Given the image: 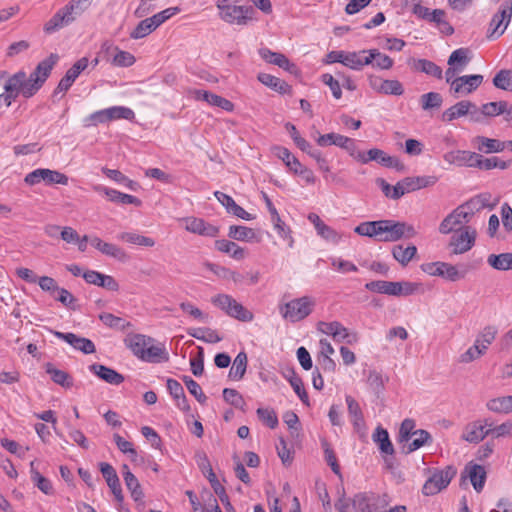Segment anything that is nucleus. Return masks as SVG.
<instances>
[{"label": "nucleus", "mask_w": 512, "mask_h": 512, "mask_svg": "<svg viewBox=\"0 0 512 512\" xmlns=\"http://www.w3.org/2000/svg\"><path fill=\"white\" fill-rule=\"evenodd\" d=\"M345 401L354 428L360 430L364 427V416L359 403L351 395H346Z\"/></svg>", "instance_id": "c9c22d12"}, {"label": "nucleus", "mask_w": 512, "mask_h": 512, "mask_svg": "<svg viewBox=\"0 0 512 512\" xmlns=\"http://www.w3.org/2000/svg\"><path fill=\"white\" fill-rule=\"evenodd\" d=\"M92 4V0H70L44 24V33L50 35L72 24Z\"/></svg>", "instance_id": "7ed1b4c3"}, {"label": "nucleus", "mask_w": 512, "mask_h": 512, "mask_svg": "<svg viewBox=\"0 0 512 512\" xmlns=\"http://www.w3.org/2000/svg\"><path fill=\"white\" fill-rule=\"evenodd\" d=\"M46 373L50 375L52 381L63 388L69 389L73 386L72 376L64 370L57 369L51 363L45 365Z\"/></svg>", "instance_id": "4c0bfd02"}, {"label": "nucleus", "mask_w": 512, "mask_h": 512, "mask_svg": "<svg viewBox=\"0 0 512 512\" xmlns=\"http://www.w3.org/2000/svg\"><path fill=\"white\" fill-rule=\"evenodd\" d=\"M421 288V283L400 281L396 285V296H410L419 292Z\"/></svg>", "instance_id": "e2e57ef3"}, {"label": "nucleus", "mask_w": 512, "mask_h": 512, "mask_svg": "<svg viewBox=\"0 0 512 512\" xmlns=\"http://www.w3.org/2000/svg\"><path fill=\"white\" fill-rule=\"evenodd\" d=\"M442 278L451 282H456L464 279L467 275V269L464 266L453 265L444 262Z\"/></svg>", "instance_id": "de8ad7c7"}, {"label": "nucleus", "mask_w": 512, "mask_h": 512, "mask_svg": "<svg viewBox=\"0 0 512 512\" xmlns=\"http://www.w3.org/2000/svg\"><path fill=\"white\" fill-rule=\"evenodd\" d=\"M476 230L470 226L460 228L451 238L450 246L455 255L463 254L469 251L475 244Z\"/></svg>", "instance_id": "f8f14e48"}, {"label": "nucleus", "mask_w": 512, "mask_h": 512, "mask_svg": "<svg viewBox=\"0 0 512 512\" xmlns=\"http://www.w3.org/2000/svg\"><path fill=\"white\" fill-rule=\"evenodd\" d=\"M186 231L203 237L215 238L219 235L220 229L202 218L185 217L182 219Z\"/></svg>", "instance_id": "dca6fc26"}, {"label": "nucleus", "mask_w": 512, "mask_h": 512, "mask_svg": "<svg viewBox=\"0 0 512 512\" xmlns=\"http://www.w3.org/2000/svg\"><path fill=\"white\" fill-rule=\"evenodd\" d=\"M91 245L95 247L102 254L115 258L119 261L127 259L126 252L119 246L103 241L101 238L94 236L90 239Z\"/></svg>", "instance_id": "b1692460"}, {"label": "nucleus", "mask_w": 512, "mask_h": 512, "mask_svg": "<svg viewBox=\"0 0 512 512\" xmlns=\"http://www.w3.org/2000/svg\"><path fill=\"white\" fill-rule=\"evenodd\" d=\"M484 117H493L506 112V101L489 102L481 106Z\"/></svg>", "instance_id": "0e129e2a"}, {"label": "nucleus", "mask_w": 512, "mask_h": 512, "mask_svg": "<svg viewBox=\"0 0 512 512\" xmlns=\"http://www.w3.org/2000/svg\"><path fill=\"white\" fill-rule=\"evenodd\" d=\"M416 252L417 248L414 245L407 247L397 245L392 250L393 257L403 266L407 265L412 260Z\"/></svg>", "instance_id": "603ef678"}, {"label": "nucleus", "mask_w": 512, "mask_h": 512, "mask_svg": "<svg viewBox=\"0 0 512 512\" xmlns=\"http://www.w3.org/2000/svg\"><path fill=\"white\" fill-rule=\"evenodd\" d=\"M260 57L267 63L276 65L283 70L293 75L300 73L299 68L296 64L291 62L284 54L279 52H273L267 47H262L258 50Z\"/></svg>", "instance_id": "f3484780"}, {"label": "nucleus", "mask_w": 512, "mask_h": 512, "mask_svg": "<svg viewBox=\"0 0 512 512\" xmlns=\"http://www.w3.org/2000/svg\"><path fill=\"white\" fill-rule=\"evenodd\" d=\"M216 7L220 19L228 24L246 26L256 20V11L252 6L235 5L231 0H218Z\"/></svg>", "instance_id": "39448f33"}, {"label": "nucleus", "mask_w": 512, "mask_h": 512, "mask_svg": "<svg viewBox=\"0 0 512 512\" xmlns=\"http://www.w3.org/2000/svg\"><path fill=\"white\" fill-rule=\"evenodd\" d=\"M367 383L370 389L376 394H380L384 390V379L382 375L375 370L369 372Z\"/></svg>", "instance_id": "338daca9"}, {"label": "nucleus", "mask_w": 512, "mask_h": 512, "mask_svg": "<svg viewBox=\"0 0 512 512\" xmlns=\"http://www.w3.org/2000/svg\"><path fill=\"white\" fill-rule=\"evenodd\" d=\"M436 176H416L406 177L398 182V189L395 190V196H403L422 188L433 186L437 182Z\"/></svg>", "instance_id": "2eb2a0df"}, {"label": "nucleus", "mask_w": 512, "mask_h": 512, "mask_svg": "<svg viewBox=\"0 0 512 512\" xmlns=\"http://www.w3.org/2000/svg\"><path fill=\"white\" fill-rule=\"evenodd\" d=\"M308 220L314 225L317 235L320 236L325 241L330 242L332 244H338L341 241V234L338 233L331 226L325 224L324 221H322V219L317 214L310 213L308 215Z\"/></svg>", "instance_id": "4be33fe9"}, {"label": "nucleus", "mask_w": 512, "mask_h": 512, "mask_svg": "<svg viewBox=\"0 0 512 512\" xmlns=\"http://www.w3.org/2000/svg\"><path fill=\"white\" fill-rule=\"evenodd\" d=\"M369 65L367 58V50L346 51L344 58V66L352 70H361L364 66Z\"/></svg>", "instance_id": "f704fd0d"}, {"label": "nucleus", "mask_w": 512, "mask_h": 512, "mask_svg": "<svg viewBox=\"0 0 512 512\" xmlns=\"http://www.w3.org/2000/svg\"><path fill=\"white\" fill-rule=\"evenodd\" d=\"M24 181L26 184L33 186L39 184L41 181H44L46 184H68V177L56 170H50L47 168H38L28 173Z\"/></svg>", "instance_id": "9b49d317"}, {"label": "nucleus", "mask_w": 512, "mask_h": 512, "mask_svg": "<svg viewBox=\"0 0 512 512\" xmlns=\"http://www.w3.org/2000/svg\"><path fill=\"white\" fill-rule=\"evenodd\" d=\"M316 142L321 147H326L329 145L338 146V147L343 148L346 151H348L352 157L355 156V152H356L355 141L349 137L344 136V135L337 134V133H328V134L320 135L316 139Z\"/></svg>", "instance_id": "6ab92c4d"}, {"label": "nucleus", "mask_w": 512, "mask_h": 512, "mask_svg": "<svg viewBox=\"0 0 512 512\" xmlns=\"http://www.w3.org/2000/svg\"><path fill=\"white\" fill-rule=\"evenodd\" d=\"M385 155V152L378 148H373L367 151V153L364 152H355L354 158H356L358 161L362 163H368L370 161H376L380 162V159Z\"/></svg>", "instance_id": "69168bd1"}, {"label": "nucleus", "mask_w": 512, "mask_h": 512, "mask_svg": "<svg viewBox=\"0 0 512 512\" xmlns=\"http://www.w3.org/2000/svg\"><path fill=\"white\" fill-rule=\"evenodd\" d=\"M415 68L427 75L434 76L438 79L442 78V69L432 61L420 59L416 62Z\"/></svg>", "instance_id": "bf43d9fd"}, {"label": "nucleus", "mask_w": 512, "mask_h": 512, "mask_svg": "<svg viewBox=\"0 0 512 512\" xmlns=\"http://www.w3.org/2000/svg\"><path fill=\"white\" fill-rule=\"evenodd\" d=\"M228 236L243 242H253L256 239V233L252 228L241 225L230 226Z\"/></svg>", "instance_id": "a18cd8bd"}, {"label": "nucleus", "mask_w": 512, "mask_h": 512, "mask_svg": "<svg viewBox=\"0 0 512 512\" xmlns=\"http://www.w3.org/2000/svg\"><path fill=\"white\" fill-rule=\"evenodd\" d=\"M215 248L222 253L229 254L230 257L237 261L245 259L247 255L244 248L240 247L235 242L226 239L216 240Z\"/></svg>", "instance_id": "2f4dec72"}, {"label": "nucleus", "mask_w": 512, "mask_h": 512, "mask_svg": "<svg viewBox=\"0 0 512 512\" xmlns=\"http://www.w3.org/2000/svg\"><path fill=\"white\" fill-rule=\"evenodd\" d=\"M397 282L377 280L366 283L365 288L369 291L396 296Z\"/></svg>", "instance_id": "8fccbe9b"}, {"label": "nucleus", "mask_w": 512, "mask_h": 512, "mask_svg": "<svg viewBox=\"0 0 512 512\" xmlns=\"http://www.w3.org/2000/svg\"><path fill=\"white\" fill-rule=\"evenodd\" d=\"M257 79L265 86L280 94H291L292 87L284 80L268 73H259Z\"/></svg>", "instance_id": "cd10ccee"}, {"label": "nucleus", "mask_w": 512, "mask_h": 512, "mask_svg": "<svg viewBox=\"0 0 512 512\" xmlns=\"http://www.w3.org/2000/svg\"><path fill=\"white\" fill-rule=\"evenodd\" d=\"M469 50L466 48H459L454 50L448 59V65L449 66H458L459 68L463 69L467 66L469 63Z\"/></svg>", "instance_id": "4d7b16f0"}, {"label": "nucleus", "mask_w": 512, "mask_h": 512, "mask_svg": "<svg viewBox=\"0 0 512 512\" xmlns=\"http://www.w3.org/2000/svg\"><path fill=\"white\" fill-rule=\"evenodd\" d=\"M509 165L510 162L501 160L496 156L484 158L482 155L477 154V159L475 160V167L481 170H491L495 168L505 170L509 167Z\"/></svg>", "instance_id": "37998d69"}, {"label": "nucleus", "mask_w": 512, "mask_h": 512, "mask_svg": "<svg viewBox=\"0 0 512 512\" xmlns=\"http://www.w3.org/2000/svg\"><path fill=\"white\" fill-rule=\"evenodd\" d=\"M472 142L479 152L486 154L499 153L509 147L508 142H502L498 139H492L485 136H476L473 138Z\"/></svg>", "instance_id": "5701e85b"}, {"label": "nucleus", "mask_w": 512, "mask_h": 512, "mask_svg": "<svg viewBox=\"0 0 512 512\" xmlns=\"http://www.w3.org/2000/svg\"><path fill=\"white\" fill-rule=\"evenodd\" d=\"M211 303L232 318L243 322L253 320V314L228 294L215 295L211 298Z\"/></svg>", "instance_id": "0eeeda50"}, {"label": "nucleus", "mask_w": 512, "mask_h": 512, "mask_svg": "<svg viewBox=\"0 0 512 512\" xmlns=\"http://www.w3.org/2000/svg\"><path fill=\"white\" fill-rule=\"evenodd\" d=\"M50 332L58 339L65 341L74 349L79 350L84 354H92L96 351L95 345L90 339L80 337L74 333H64L55 330H50Z\"/></svg>", "instance_id": "aec40b11"}, {"label": "nucleus", "mask_w": 512, "mask_h": 512, "mask_svg": "<svg viewBox=\"0 0 512 512\" xmlns=\"http://www.w3.org/2000/svg\"><path fill=\"white\" fill-rule=\"evenodd\" d=\"M481 206L480 198H472L459 205L442 220L439 225V232L446 235L453 231H459L460 228H463L470 221L474 212L480 210Z\"/></svg>", "instance_id": "20e7f679"}, {"label": "nucleus", "mask_w": 512, "mask_h": 512, "mask_svg": "<svg viewBox=\"0 0 512 512\" xmlns=\"http://www.w3.org/2000/svg\"><path fill=\"white\" fill-rule=\"evenodd\" d=\"M31 479L39 490L46 495L53 493V487L49 479L45 478L34 468V461L30 463Z\"/></svg>", "instance_id": "864d4df0"}, {"label": "nucleus", "mask_w": 512, "mask_h": 512, "mask_svg": "<svg viewBox=\"0 0 512 512\" xmlns=\"http://www.w3.org/2000/svg\"><path fill=\"white\" fill-rule=\"evenodd\" d=\"M490 426H492V422L489 419L472 421L465 426L461 437L469 443L478 444L490 435Z\"/></svg>", "instance_id": "ddd939ff"}, {"label": "nucleus", "mask_w": 512, "mask_h": 512, "mask_svg": "<svg viewBox=\"0 0 512 512\" xmlns=\"http://www.w3.org/2000/svg\"><path fill=\"white\" fill-rule=\"evenodd\" d=\"M372 439L378 445L382 453L387 455H392L394 453V448L386 429L378 426L372 435Z\"/></svg>", "instance_id": "a19ab883"}, {"label": "nucleus", "mask_w": 512, "mask_h": 512, "mask_svg": "<svg viewBox=\"0 0 512 512\" xmlns=\"http://www.w3.org/2000/svg\"><path fill=\"white\" fill-rule=\"evenodd\" d=\"M111 49L116 52L111 61V63L114 66L130 67L135 63L136 59L130 52L120 50L118 47H114L109 42L103 43L102 50L109 52V50H111Z\"/></svg>", "instance_id": "c756f323"}, {"label": "nucleus", "mask_w": 512, "mask_h": 512, "mask_svg": "<svg viewBox=\"0 0 512 512\" xmlns=\"http://www.w3.org/2000/svg\"><path fill=\"white\" fill-rule=\"evenodd\" d=\"M415 421L412 419H405L399 429L398 441L404 446L409 440L412 439L414 433L418 430L415 429Z\"/></svg>", "instance_id": "6e6d98bb"}, {"label": "nucleus", "mask_w": 512, "mask_h": 512, "mask_svg": "<svg viewBox=\"0 0 512 512\" xmlns=\"http://www.w3.org/2000/svg\"><path fill=\"white\" fill-rule=\"evenodd\" d=\"M490 435L493 438L512 436V421L508 420L502 424L493 427H489Z\"/></svg>", "instance_id": "774afa93"}, {"label": "nucleus", "mask_w": 512, "mask_h": 512, "mask_svg": "<svg viewBox=\"0 0 512 512\" xmlns=\"http://www.w3.org/2000/svg\"><path fill=\"white\" fill-rule=\"evenodd\" d=\"M123 478L127 489L130 491L131 496L134 500H140L143 498V492L138 479L129 470L128 465H123Z\"/></svg>", "instance_id": "ea45409f"}, {"label": "nucleus", "mask_w": 512, "mask_h": 512, "mask_svg": "<svg viewBox=\"0 0 512 512\" xmlns=\"http://www.w3.org/2000/svg\"><path fill=\"white\" fill-rule=\"evenodd\" d=\"M498 331L494 326H486L475 340V345L485 354L488 346L495 340Z\"/></svg>", "instance_id": "09e8293b"}, {"label": "nucleus", "mask_w": 512, "mask_h": 512, "mask_svg": "<svg viewBox=\"0 0 512 512\" xmlns=\"http://www.w3.org/2000/svg\"><path fill=\"white\" fill-rule=\"evenodd\" d=\"M317 329L319 332L331 336L336 342L346 341L348 344H353L358 341V334L350 332L338 321H320L317 324Z\"/></svg>", "instance_id": "9d476101"}, {"label": "nucleus", "mask_w": 512, "mask_h": 512, "mask_svg": "<svg viewBox=\"0 0 512 512\" xmlns=\"http://www.w3.org/2000/svg\"><path fill=\"white\" fill-rule=\"evenodd\" d=\"M487 263L496 270H512V253L490 254Z\"/></svg>", "instance_id": "49530a36"}, {"label": "nucleus", "mask_w": 512, "mask_h": 512, "mask_svg": "<svg viewBox=\"0 0 512 512\" xmlns=\"http://www.w3.org/2000/svg\"><path fill=\"white\" fill-rule=\"evenodd\" d=\"M431 443H432L431 434L427 430L418 429L414 433V436L412 437V439L409 440V442H407L406 444H404V446H402V451L405 454H410V453L420 449L424 445L431 444Z\"/></svg>", "instance_id": "c85d7f7f"}, {"label": "nucleus", "mask_w": 512, "mask_h": 512, "mask_svg": "<svg viewBox=\"0 0 512 512\" xmlns=\"http://www.w3.org/2000/svg\"><path fill=\"white\" fill-rule=\"evenodd\" d=\"M150 342H154V339L142 334H134L125 339L127 347L139 359L142 358L145 348Z\"/></svg>", "instance_id": "473e14b6"}, {"label": "nucleus", "mask_w": 512, "mask_h": 512, "mask_svg": "<svg viewBox=\"0 0 512 512\" xmlns=\"http://www.w3.org/2000/svg\"><path fill=\"white\" fill-rule=\"evenodd\" d=\"M512 17V0H504L492 16L487 30V38L497 39L504 34Z\"/></svg>", "instance_id": "6e6552de"}, {"label": "nucleus", "mask_w": 512, "mask_h": 512, "mask_svg": "<svg viewBox=\"0 0 512 512\" xmlns=\"http://www.w3.org/2000/svg\"><path fill=\"white\" fill-rule=\"evenodd\" d=\"M315 306V301L309 296L293 299L280 306L281 316L292 323L301 321L309 316Z\"/></svg>", "instance_id": "423d86ee"}, {"label": "nucleus", "mask_w": 512, "mask_h": 512, "mask_svg": "<svg viewBox=\"0 0 512 512\" xmlns=\"http://www.w3.org/2000/svg\"><path fill=\"white\" fill-rule=\"evenodd\" d=\"M89 370L101 380L111 385H120L124 381V376L122 374L102 364H91L89 366Z\"/></svg>", "instance_id": "393cba45"}, {"label": "nucleus", "mask_w": 512, "mask_h": 512, "mask_svg": "<svg viewBox=\"0 0 512 512\" xmlns=\"http://www.w3.org/2000/svg\"><path fill=\"white\" fill-rule=\"evenodd\" d=\"M156 29L150 22L149 18H146L138 23L135 29L130 33L132 39H142L151 34Z\"/></svg>", "instance_id": "680f3d73"}, {"label": "nucleus", "mask_w": 512, "mask_h": 512, "mask_svg": "<svg viewBox=\"0 0 512 512\" xmlns=\"http://www.w3.org/2000/svg\"><path fill=\"white\" fill-rule=\"evenodd\" d=\"M107 114L109 121L119 119L132 120L135 117V113L132 109L123 106H113L107 108Z\"/></svg>", "instance_id": "13d9d810"}, {"label": "nucleus", "mask_w": 512, "mask_h": 512, "mask_svg": "<svg viewBox=\"0 0 512 512\" xmlns=\"http://www.w3.org/2000/svg\"><path fill=\"white\" fill-rule=\"evenodd\" d=\"M496 88L512 92V70L502 69L493 78Z\"/></svg>", "instance_id": "5fc2aeb1"}, {"label": "nucleus", "mask_w": 512, "mask_h": 512, "mask_svg": "<svg viewBox=\"0 0 512 512\" xmlns=\"http://www.w3.org/2000/svg\"><path fill=\"white\" fill-rule=\"evenodd\" d=\"M247 363V354L244 351L239 352L230 368L229 378L235 381L241 380L245 375Z\"/></svg>", "instance_id": "79ce46f5"}, {"label": "nucleus", "mask_w": 512, "mask_h": 512, "mask_svg": "<svg viewBox=\"0 0 512 512\" xmlns=\"http://www.w3.org/2000/svg\"><path fill=\"white\" fill-rule=\"evenodd\" d=\"M369 65L381 70H389L393 67L394 61L391 57L381 53L378 49L367 50Z\"/></svg>", "instance_id": "e433bc0d"}, {"label": "nucleus", "mask_w": 512, "mask_h": 512, "mask_svg": "<svg viewBox=\"0 0 512 512\" xmlns=\"http://www.w3.org/2000/svg\"><path fill=\"white\" fill-rule=\"evenodd\" d=\"M420 102L423 110H431L439 108L442 105L443 98L437 92H429L421 96Z\"/></svg>", "instance_id": "052dcab7"}, {"label": "nucleus", "mask_w": 512, "mask_h": 512, "mask_svg": "<svg viewBox=\"0 0 512 512\" xmlns=\"http://www.w3.org/2000/svg\"><path fill=\"white\" fill-rule=\"evenodd\" d=\"M476 159L477 153L466 150L450 151L444 155L446 162L458 166L475 167Z\"/></svg>", "instance_id": "a878e982"}, {"label": "nucleus", "mask_w": 512, "mask_h": 512, "mask_svg": "<svg viewBox=\"0 0 512 512\" xmlns=\"http://www.w3.org/2000/svg\"><path fill=\"white\" fill-rule=\"evenodd\" d=\"M489 411L498 414H509L512 412V395L492 398L486 403Z\"/></svg>", "instance_id": "58836bf2"}, {"label": "nucleus", "mask_w": 512, "mask_h": 512, "mask_svg": "<svg viewBox=\"0 0 512 512\" xmlns=\"http://www.w3.org/2000/svg\"><path fill=\"white\" fill-rule=\"evenodd\" d=\"M58 60L59 56L52 53L38 63L28 78L23 70L10 76L4 85V92L0 94V106L4 104L9 107L20 94L25 98L35 95L49 77Z\"/></svg>", "instance_id": "f257e3e1"}, {"label": "nucleus", "mask_w": 512, "mask_h": 512, "mask_svg": "<svg viewBox=\"0 0 512 512\" xmlns=\"http://www.w3.org/2000/svg\"><path fill=\"white\" fill-rule=\"evenodd\" d=\"M456 475V470L452 466L445 469L436 470L424 483L422 492L426 496H432L446 488Z\"/></svg>", "instance_id": "1a4fd4ad"}, {"label": "nucleus", "mask_w": 512, "mask_h": 512, "mask_svg": "<svg viewBox=\"0 0 512 512\" xmlns=\"http://www.w3.org/2000/svg\"><path fill=\"white\" fill-rule=\"evenodd\" d=\"M99 468L104 479L106 480L107 485L111 489V492L115 497V500L121 504L123 502L124 497L122 494V488L116 470L113 468L111 464L106 462H101L99 464Z\"/></svg>", "instance_id": "412c9836"}, {"label": "nucleus", "mask_w": 512, "mask_h": 512, "mask_svg": "<svg viewBox=\"0 0 512 512\" xmlns=\"http://www.w3.org/2000/svg\"><path fill=\"white\" fill-rule=\"evenodd\" d=\"M482 82L483 76L480 74L459 76L452 82V92L456 97L466 96L475 91Z\"/></svg>", "instance_id": "a211bd4d"}, {"label": "nucleus", "mask_w": 512, "mask_h": 512, "mask_svg": "<svg viewBox=\"0 0 512 512\" xmlns=\"http://www.w3.org/2000/svg\"><path fill=\"white\" fill-rule=\"evenodd\" d=\"M118 239L130 244H135L144 247H153L155 245V240L153 238L133 232L120 233L118 235Z\"/></svg>", "instance_id": "3c124183"}, {"label": "nucleus", "mask_w": 512, "mask_h": 512, "mask_svg": "<svg viewBox=\"0 0 512 512\" xmlns=\"http://www.w3.org/2000/svg\"><path fill=\"white\" fill-rule=\"evenodd\" d=\"M473 107V102L468 100H462L446 109L442 114V120L445 122H451L460 117L466 116Z\"/></svg>", "instance_id": "7c9ffc66"}, {"label": "nucleus", "mask_w": 512, "mask_h": 512, "mask_svg": "<svg viewBox=\"0 0 512 512\" xmlns=\"http://www.w3.org/2000/svg\"><path fill=\"white\" fill-rule=\"evenodd\" d=\"M446 12L442 9H434L427 20L430 23H434L441 33L445 35H452L454 33V28L449 24L445 19Z\"/></svg>", "instance_id": "c03bdc74"}, {"label": "nucleus", "mask_w": 512, "mask_h": 512, "mask_svg": "<svg viewBox=\"0 0 512 512\" xmlns=\"http://www.w3.org/2000/svg\"><path fill=\"white\" fill-rule=\"evenodd\" d=\"M354 232L381 242H395L403 237L411 238L416 235L413 226L394 220L362 222L354 228Z\"/></svg>", "instance_id": "f03ea898"}, {"label": "nucleus", "mask_w": 512, "mask_h": 512, "mask_svg": "<svg viewBox=\"0 0 512 512\" xmlns=\"http://www.w3.org/2000/svg\"><path fill=\"white\" fill-rule=\"evenodd\" d=\"M141 360L149 363L167 362L169 360V354L164 345H155L154 342H150L145 348Z\"/></svg>", "instance_id": "bb28decb"}, {"label": "nucleus", "mask_w": 512, "mask_h": 512, "mask_svg": "<svg viewBox=\"0 0 512 512\" xmlns=\"http://www.w3.org/2000/svg\"><path fill=\"white\" fill-rule=\"evenodd\" d=\"M465 473L471 481L474 489L480 492L486 481V470L483 466L478 464H469L465 468Z\"/></svg>", "instance_id": "72a5a7b5"}, {"label": "nucleus", "mask_w": 512, "mask_h": 512, "mask_svg": "<svg viewBox=\"0 0 512 512\" xmlns=\"http://www.w3.org/2000/svg\"><path fill=\"white\" fill-rule=\"evenodd\" d=\"M352 505L356 512H379L386 502L374 493H359L354 496Z\"/></svg>", "instance_id": "4468645a"}]
</instances>
